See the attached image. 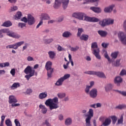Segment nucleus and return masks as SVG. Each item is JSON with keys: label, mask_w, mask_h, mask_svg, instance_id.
I'll list each match as a JSON object with an SVG mask.
<instances>
[{"label": "nucleus", "mask_w": 126, "mask_h": 126, "mask_svg": "<svg viewBox=\"0 0 126 126\" xmlns=\"http://www.w3.org/2000/svg\"><path fill=\"white\" fill-rule=\"evenodd\" d=\"M22 15V13L21 12H18L16 14V19H20Z\"/></svg>", "instance_id": "44"}, {"label": "nucleus", "mask_w": 126, "mask_h": 126, "mask_svg": "<svg viewBox=\"0 0 126 126\" xmlns=\"http://www.w3.org/2000/svg\"><path fill=\"white\" fill-rule=\"evenodd\" d=\"M85 17L84 20L85 21H87L88 22H98V21H100V20L97 18L95 17H90L88 16H86L85 14Z\"/></svg>", "instance_id": "9"}, {"label": "nucleus", "mask_w": 126, "mask_h": 126, "mask_svg": "<svg viewBox=\"0 0 126 126\" xmlns=\"http://www.w3.org/2000/svg\"><path fill=\"white\" fill-rule=\"evenodd\" d=\"M24 44V41H20L15 43L14 44L9 45L6 47V49H14V50H17L18 47H20L22 45Z\"/></svg>", "instance_id": "7"}, {"label": "nucleus", "mask_w": 126, "mask_h": 126, "mask_svg": "<svg viewBox=\"0 0 126 126\" xmlns=\"http://www.w3.org/2000/svg\"><path fill=\"white\" fill-rule=\"evenodd\" d=\"M62 36L63 38H69L72 36V33L70 32L65 31L63 33Z\"/></svg>", "instance_id": "18"}, {"label": "nucleus", "mask_w": 126, "mask_h": 126, "mask_svg": "<svg viewBox=\"0 0 126 126\" xmlns=\"http://www.w3.org/2000/svg\"><path fill=\"white\" fill-rule=\"evenodd\" d=\"M85 16V14L81 12H75L73 13L72 17L78 19L79 20H83V17Z\"/></svg>", "instance_id": "10"}, {"label": "nucleus", "mask_w": 126, "mask_h": 126, "mask_svg": "<svg viewBox=\"0 0 126 126\" xmlns=\"http://www.w3.org/2000/svg\"><path fill=\"white\" fill-rule=\"evenodd\" d=\"M111 123H112V120L111 118H108L105 120V121L102 123L101 126H109L111 125Z\"/></svg>", "instance_id": "13"}, {"label": "nucleus", "mask_w": 126, "mask_h": 126, "mask_svg": "<svg viewBox=\"0 0 126 126\" xmlns=\"http://www.w3.org/2000/svg\"><path fill=\"white\" fill-rule=\"evenodd\" d=\"M17 103V99L14 95H10L9 96V103Z\"/></svg>", "instance_id": "16"}, {"label": "nucleus", "mask_w": 126, "mask_h": 126, "mask_svg": "<svg viewBox=\"0 0 126 126\" xmlns=\"http://www.w3.org/2000/svg\"><path fill=\"white\" fill-rule=\"evenodd\" d=\"M48 55L49 56V58L53 59L56 57V53L54 51H49L48 52Z\"/></svg>", "instance_id": "33"}, {"label": "nucleus", "mask_w": 126, "mask_h": 126, "mask_svg": "<svg viewBox=\"0 0 126 126\" xmlns=\"http://www.w3.org/2000/svg\"><path fill=\"white\" fill-rule=\"evenodd\" d=\"M120 62H121V59H118V60H117L115 61V63L113 64V66H117V67L120 66V64H121L120 63Z\"/></svg>", "instance_id": "40"}, {"label": "nucleus", "mask_w": 126, "mask_h": 126, "mask_svg": "<svg viewBox=\"0 0 126 126\" xmlns=\"http://www.w3.org/2000/svg\"><path fill=\"white\" fill-rule=\"evenodd\" d=\"M120 75L123 76V75H126V70H122L120 73Z\"/></svg>", "instance_id": "58"}, {"label": "nucleus", "mask_w": 126, "mask_h": 126, "mask_svg": "<svg viewBox=\"0 0 126 126\" xmlns=\"http://www.w3.org/2000/svg\"><path fill=\"white\" fill-rule=\"evenodd\" d=\"M57 96L60 99H63L65 97V93H59L57 94Z\"/></svg>", "instance_id": "35"}, {"label": "nucleus", "mask_w": 126, "mask_h": 126, "mask_svg": "<svg viewBox=\"0 0 126 126\" xmlns=\"http://www.w3.org/2000/svg\"><path fill=\"white\" fill-rule=\"evenodd\" d=\"M118 37L123 45H126V34L123 32H119Z\"/></svg>", "instance_id": "8"}, {"label": "nucleus", "mask_w": 126, "mask_h": 126, "mask_svg": "<svg viewBox=\"0 0 126 126\" xmlns=\"http://www.w3.org/2000/svg\"><path fill=\"white\" fill-rule=\"evenodd\" d=\"M8 35L9 37H12V38H15V39H19V38L21 37L20 35L15 33V32H11V34H9Z\"/></svg>", "instance_id": "17"}, {"label": "nucleus", "mask_w": 126, "mask_h": 126, "mask_svg": "<svg viewBox=\"0 0 126 126\" xmlns=\"http://www.w3.org/2000/svg\"><path fill=\"white\" fill-rule=\"evenodd\" d=\"M53 41H54V39L53 38H49L48 39L43 40L44 44H50V43H52Z\"/></svg>", "instance_id": "39"}, {"label": "nucleus", "mask_w": 126, "mask_h": 126, "mask_svg": "<svg viewBox=\"0 0 126 126\" xmlns=\"http://www.w3.org/2000/svg\"><path fill=\"white\" fill-rule=\"evenodd\" d=\"M69 3V0H55L53 7L55 9L59 8L62 3L63 8L65 9L67 8Z\"/></svg>", "instance_id": "3"}, {"label": "nucleus", "mask_w": 126, "mask_h": 126, "mask_svg": "<svg viewBox=\"0 0 126 126\" xmlns=\"http://www.w3.org/2000/svg\"><path fill=\"white\" fill-rule=\"evenodd\" d=\"M14 123L16 125V126H21V125H20V123H19V120H18V119H15Z\"/></svg>", "instance_id": "49"}, {"label": "nucleus", "mask_w": 126, "mask_h": 126, "mask_svg": "<svg viewBox=\"0 0 126 126\" xmlns=\"http://www.w3.org/2000/svg\"><path fill=\"white\" fill-rule=\"evenodd\" d=\"M24 72L26 74H27L25 76V77L28 81L31 77H32V76H34V75L37 76V72H35V69H32V67L29 65L25 69Z\"/></svg>", "instance_id": "2"}, {"label": "nucleus", "mask_w": 126, "mask_h": 126, "mask_svg": "<svg viewBox=\"0 0 126 126\" xmlns=\"http://www.w3.org/2000/svg\"><path fill=\"white\" fill-rule=\"evenodd\" d=\"M90 96L92 98H96L97 97V90L96 89H93L90 92Z\"/></svg>", "instance_id": "14"}, {"label": "nucleus", "mask_w": 126, "mask_h": 126, "mask_svg": "<svg viewBox=\"0 0 126 126\" xmlns=\"http://www.w3.org/2000/svg\"><path fill=\"white\" fill-rule=\"evenodd\" d=\"M39 108H40V109H41V112L42 114H46L47 112H48V109L46 108V106H45V105L40 104L39 105Z\"/></svg>", "instance_id": "20"}, {"label": "nucleus", "mask_w": 126, "mask_h": 126, "mask_svg": "<svg viewBox=\"0 0 126 126\" xmlns=\"http://www.w3.org/2000/svg\"><path fill=\"white\" fill-rule=\"evenodd\" d=\"M10 73L13 76H14V75H15V69H12L10 71Z\"/></svg>", "instance_id": "54"}, {"label": "nucleus", "mask_w": 126, "mask_h": 126, "mask_svg": "<svg viewBox=\"0 0 126 126\" xmlns=\"http://www.w3.org/2000/svg\"><path fill=\"white\" fill-rule=\"evenodd\" d=\"M83 29L82 28H79L78 29V32L77 34V37H80L81 36V34H82V32H83Z\"/></svg>", "instance_id": "38"}, {"label": "nucleus", "mask_w": 126, "mask_h": 126, "mask_svg": "<svg viewBox=\"0 0 126 126\" xmlns=\"http://www.w3.org/2000/svg\"><path fill=\"white\" fill-rule=\"evenodd\" d=\"M88 35L87 34H82L81 36H80V39L83 41H87L88 40Z\"/></svg>", "instance_id": "30"}, {"label": "nucleus", "mask_w": 126, "mask_h": 126, "mask_svg": "<svg viewBox=\"0 0 126 126\" xmlns=\"http://www.w3.org/2000/svg\"><path fill=\"white\" fill-rule=\"evenodd\" d=\"M40 19L42 21L43 20H49L50 19V16L47 13H42L40 15Z\"/></svg>", "instance_id": "15"}, {"label": "nucleus", "mask_w": 126, "mask_h": 126, "mask_svg": "<svg viewBox=\"0 0 126 126\" xmlns=\"http://www.w3.org/2000/svg\"><path fill=\"white\" fill-rule=\"evenodd\" d=\"M123 123H124V115H122L121 116L120 119H118V122L116 125L117 126H118V125H122Z\"/></svg>", "instance_id": "34"}, {"label": "nucleus", "mask_w": 126, "mask_h": 126, "mask_svg": "<svg viewBox=\"0 0 126 126\" xmlns=\"http://www.w3.org/2000/svg\"><path fill=\"white\" fill-rule=\"evenodd\" d=\"M98 34L100 35L101 37L105 38L106 36L108 34V32L105 31H102V30H99L97 31Z\"/></svg>", "instance_id": "19"}, {"label": "nucleus", "mask_w": 126, "mask_h": 126, "mask_svg": "<svg viewBox=\"0 0 126 126\" xmlns=\"http://www.w3.org/2000/svg\"><path fill=\"white\" fill-rule=\"evenodd\" d=\"M32 89H28L26 91V93L28 95H30V94H31V93H32Z\"/></svg>", "instance_id": "53"}, {"label": "nucleus", "mask_w": 126, "mask_h": 126, "mask_svg": "<svg viewBox=\"0 0 126 126\" xmlns=\"http://www.w3.org/2000/svg\"><path fill=\"white\" fill-rule=\"evenodd\" d=\"M69 77H70V74H65L63 77H62V78L64 81V80H66V79H68V78H69Z\"/></svg>", "instance_id": "43"}, {"label": "nucleus", "mask_w": 126, "mask_h": 126, "mask_svg": "<svg viewBox=\"0 0 126 126\" xmlns=\"http://www.w3.org/2000/svg\"><path fill=\"white\" fill-rule=\"evenodd\" d=\"M106 25H110V24H113L114 23V20L110 19H106Z\"/></svg>", "instance_id": "41"}, {"label": "nucleus", "mask_w": 126, "mask_h": 126, "mask_svg": "<svg viewBox=\"0 0 126 126\" xmlns=\"http://www.w3.org/2000/svg\"><path fill=\"white\" fill-rule=\"evenodd\" d=\"M22 21H23V22H25V23H27L28 21V18H26L25 17H23L22 19H21Z\"/></svg>", "instance_id": "56"}, {"label": "nucleus", "mask_w": 126, "mask_h": 126, "mask_svg": "<svg viewBox=\"0 0 126 126\" xmlns=\"http://www.w3.org/2000/svg\"><path fill=\"white\" fill-rule=\"evenodd\" d=\"M116 92H118V93H120V94H121V95H123V96H126V91H121L119 90H115Z\"/></svg>", "instance_id": "46"}, {"label": "nucleus", "mask_w": 126, "mask_h": 126, "mask_svg": "<svg viewBox=\"0 0 126 126\" xmlns=\"http://www.w3.org/2000/svg\"><path fill=\"white\" fill-rule=\"evenodd\" d=\"M90 88H91V86H87L86 89H85V92L86 93H89V91Z\"/></svg>", "instance_id": "55"}, {"label": "nucleus", "mask_w": 126, "mask_h": 126, "mask_svg": "<svg viewBox=\"0 0 126 126\" xmlns=\"http://www.w3.org/2000/svg\"><path fill=\"white\" fill-rule=\"evenodd\" d=\"M86 74H90V75H96L98 77L100 78H106V75L103 72L95 71H88L84 72Z\"/></svg>", "instance_id": "6"}, {"label": "nucleus", "mask_w": 126, "mask_h": 126, "mask_svg": "<svg viewBox=\"0 0 126 126\" xmlns=\"http://www.w3.org/2000/svg\"><path fill=\"white\" fill-rule=\"evenodd\" d=\"M27 47H28V43H25V46L23 47V52L27 49Z\"/></svg>", "instance_id": "63"}, {"label": "nucleus", "mask_w": 126, "mask_h": 126, "mask_svg": "<svg viewBox=\"0 0 126 126\" xmlns=\"http://www.w3.org/2000/svg\"><path fill=\"white\" fill-rule=\"evenodd\" d=\"M110 118L112 120V124L113 125H115L116 123H117V120H118V118H117L116 116H111Z\"/></svg>", "instance_id": "36"}, {"label": "nucleus", "mask_w": 126, "mask_h": 126, "mask_svg": "<svg viewBox=\"0 0 126 126\" xmlns=\"http://www.w3.org/2000/svg\"><path fill=\"white\" fill-rule=\"evenodd\" d=\"M64 80L62 77L58 79V80L56 83V85L57 86H61L63 85V82Z\"/></svg>", "instance_id": "27"}, {"label": "nucleus", "mask_w": 126, "mask_h": 126, "mask_svg": "<svg viewBox=\"0 0 126 126\" xmlns=\"http://www.w3.org/2000/svg\"><path fill=\"white\" fill-rule=\"evenodd\" d=\"M43 125H45L46 126H52V125H51V123L49 122V120H46L45 121V122L43 123Z\"/></svg>", "instance_id": "48"}, {"label": "nucleus", "mask_w": 126, "mask_h": 126, "mask_svg": "<svg viewBox=\"0 0 126 126\" xmlns=\"http://www.w3.org/2000/svg\"><path fill=\"white\" fill-rule=\"evenodd\" d=\"M116 108L117 109H120V110H122V109H125V108H126V104L119 105L117 106Z\"/></svg>", "instance_id": "45"}, {"label": "nucleus", "mask_w": 126, "mask_h": 126, "mask_svg": "<svg viewBox=\"0 0 126 126\" xmlns=\"http://www.w3.org/2000/svg\"><path fill=\"white\" fill-rule=\"evenodd\" d=\"M35 23V18L31 15H28V24L29 25H33Z\"/></svg>", "instance_id": "11"}, {"label": "nucleus", "mask_w": 126, "mask_h": 126, "mask_svg": "<svg viewBox=\"0 0 126 126\" xmlns=\"http://www.w3.org/2000/svg\"><path fill=\"white\" fill-rule=\"evenodd\" d=\"M118 55H119V52H113L111 54V56L112 59H117L118 58Z\"/></svg>", "instance_id": "37"}, {"label": "nucleus", "mask_w": 126, "mask_h": 126, "mask_svg": "<svg viewBox=\"0 0 126 126\" xmlns=\"http://www.w3.org/2000/svg\"><path fill=\"white\" fill-rule=\"evenodd\" d=\"M123 82V78L121 76H117L115 78L114 83L117 84L118 86H120V84Z\"/></svg>", "instance_id": "12"}, {"label": "nucleus", "mask_w": 126, "mask_h": 126, "mask_svg": "<svg viewBox=\"0 0 126 126\" xmlns=\"http://www.w3.org/2000/svg\"><path fill=\"white\" fill-rule=\"evenodd\" d=\"M114 6H115V5H112L109 7L105 8H104L105 12H111V11L113 10V8H114Z\"/></svg>", "instance_id": "24"}, {"label": "nucleus", "mask_w": 126, "mask_h": 126, "mask_svg": "<svg viewBox=\"0 0 126 126\" xmlns=\"http://www.w3.org/2000/svg\"><path fill=\"white\" fill-rule=\"evenodd\" d=\"M48 96V94H47V92H44V93H40L38 97L40 99H45V98H47Z\"/></svg>", "instance_id": "22"}, {"label": "nucleus", "mask_w": 126, "mask_h": 126, "mask_svg": "<svg viewBox=\"0 0 126 126\" xmlns=\"http://www.w3.org/2000/svg\"><path fill=\"white\" fill-rule=\"evenodd\" d=\"M123 28L125 32H126V20H125L123 23Z\"/></svg>", "instance_id": "61"}, {"label": "nucleus", "mask_w": 126, "mask_h": 126, "mask_svg": "<svg viewBox=\"0 0 126 126\" xmlns=\"http://www.w3.org/2000/svg\"><path fill=\"white\" fill-rule=\"evenodd\" d=\"M43 25V21L40 20L38 24L36 26V29H38V28H39V27H40L41 25Z\"/></svg>", "instance_id": "57"}, {"label": "nucleus", "mask_w": 126, "mask_h": 126, "mask_svg": "<svg viewBox=\"0 0 126 126\" xmlns=\"http://www.w3.org/2000/svg\"><path fill=\"white\" fill-rule=\"evenodd\" d=\"M27 60L29 62H31V61H33V58L31 56H29L28 57Z\"/></svg>", "instance_id": "64"}, {"label": "nucleus", "mask_w": 126, "mask_h": 126, "mask_svg": "<svg viewBox=\"0 0 126 126\" xmlns=\"http://www.w3.org/2000/svg\"><path fill=\"white\" fill-rule=\"evenodd\" d=\"M79 49V47L78 46H75V47H71L70 50L72 51V52H76V51H78V49Z\"/></svg>", "instance_id": "47"}, {"label": "nucleus", "mask_w": 126, "mask_h": 126, "mask_svg": "<svg viewBox=\"0 0 126 126\" xmlns=\"http://www.w3.org/2000/svg\"><path fill=\"white\" fill-rule=\"evenodd\" d=\"M2 33H6L7 36H8L9 34H11V32L9 31V29H3L1 30Z\"/></svg>", "instance_id": "32"}, {"label": "nucleus", "mask_w": 126, "mask_h": 126, "mask_svg": "<svg viewBox=\"0 0 126 126\" xmlns=\"http://www.w3.org/2000/svg\"><path fill=\"white\" fill-rule=\"evenodd\" d=\"M91 48L93 54L95 56L96 59H98V60H101V56H100V50L98 48L97 42L92 43Z\"/></svg>", "instance_id": "4"}, {"label": "nucleus", "mask_w": 126, "mask_h": 126, "mask_svg": "<svg viewBox=\"0 0 126 126\" xmlns=\"http://www.w3.org/2000/svg\"><path fill=\"white\" fill-rule=\"evenodd\" d=\"M58 51H59V52H62V51H64V49L63 48L61 45H59L58 47Z\"/></svg>", "instance_id": "59"}, {"label": "nucleus", "mask_w": 126, "mask_h": 126, "mask_svg": "<svg viewBox=\"0 0 126 126\" xmlns=\"http://www.w3.org/2000/svg\"><path fill=\"white\" fill-rule=\"evenodd\" d=\"M5 124L7 126H12V124L10 119H7L5 121Z\"/></svg>", "instance_id": "42"}, {"label": "nucleus", "mask_w": 126, "mask_h": 126, "mask_svg": "<svg viewBox=\"0 0 126 126\" xmlns=\"http://www.w3.org/2000/svg\"><path fill=\"white\" fill-rule=\"evenodd\" d=\"M99 25L101 26L102 27H105L107 26V21L106 19H104L99 22Z\"/></svg>", "instance_id": "25"}, {"label": "nucleus", "mask_w": 126, "mask_h": 126, "mask_svg": "<svg viewBox=\"0 0 126 126\" xmlns=\"http://www.w3.org/2000/svg\"><path fill=\"white\" fill-rule=\"evenodd\" d=\"M72 123V120L71 118H68L65 121V126H70Z\"/></svg>", "instance_id": "29"}, {"label": "nucleus", "mask_w": 126, "mask_h": 126, "mask_svg": "<svg viewBox=\"0 0 126 126\" xmlns=\"http://www.w3.org/2000/svg\"><path fill=\"white\" fill-rule=\"evenodd\" d=\"M9 2L10 3H16V1H17V0H8Z\"/></svg>", "instance_id": "62"}, {"label": "nucleus", "mask_w": 126, "mask_h": 126, "mask_svg": "<svg viewBox=\"0 0 126 126\" xmlns=\"http://www.w3.org/2000/svg\"><path fill=\"white\" fill-rule=\"evenodd\" d=\"M45 104L46 106L49 107L51 110L58 109L59 108V98L57 97L53 99L49 98L45 101Z\"/></svg>", "instance_id": "1"}, {"label": "nucleus", "mask_w": 126, "mask_h": 126, "mask_svg": "<svg viewBox=\"0 0 126 126\" xmlns=\"http://www.w3.org/2000/svg\"><path fill=\"white\" fill-rule=\"evenodd\" d=\"M53 63L51 61H48L45 64V68L47 70V76L48 78H51L54 72V69L52 68Z\"/></svg>", "instance_id": "5"}, {"label": "nucleus", "mask_w": 126, "mask_h": 126, "mask_svg": "<svg viewBox=\"0 0 126 126\" xmlns=\"http://www.w3.org/2000/svg\"><path fill=\"white\" fill-rule=\"evenodd\" d=\"M19 27L21 28H23L24 27H26V24L19 23L18 24Z\"/></svg>", "instance_id": "50"}, {"label": "nucleus", "mask_w": 126, "mask_h": 126, "mask_svg": "<svg viewBox=\"0 0 126 126\" xmlns=\"http://www.w3.org/2000/svg\"><path fill=\"white\" fill-rule=\"evenodd\" d=\"M12 25V23L9 21H6L4 22L1 26H3V27H10Z\"/></svg>", "instance_id": "23"}, {"label": "nucleus", "mask_w": 126, "mask_h": 126, "mask_svg": "<svg viewBox=\"0 0 126 126\" xmlns=\"http://www.w3.org/2000/svg\"><path fill=\"white\" fill-rule=\"evenodd\" d=\"M101 46L103 48H107L108 47V46H109V43H102L101 44Z\"/></svg>", "instance_id": "60"}, {"label": "nucleus", "mask_w": 126, "mask_h": 126, "mask_svg": "<svg viewBox=\"0 0 126 126\" xmlns=\"http://www.w3.org/2000/svg\"><path fill=\"white\" fill-rule=\"evenodd\" d=\"M64 80L62 77L58 79V80L56 83V85L57 86H61L63 85V82Z\"/></svg>", "instance_id": "28"}, {"label": "nucleus", "mask_w": 126, "mask_h": 126, "mask_svg": "<svg viewBox=\"0 0 126 126\" xmlns=\"http://www.w3.org/2000/svg\"><path fill=\"white\" fill-rule=\"evenodd\" d=\"M90 9L93 10V11H94V12H97V13L101 12V9H100L99 7H91Z\"/></svg>", "instance_id": "26"}, {"label": "nucleus", "mask_w": 126, "mask_h": 126, "mask_svg": "<svg viewBox=\"0 0 126 126\" xmlns=\"http://www.w3.org/2000/svg\"><path fill=\"white\" fill-rule=\"evenodd\" d=\"M19 87H20V84L19 83H14L10 87V89L11 90H14V89H16V88H18Z\"/></svg>", "instance_id": "21"}, {"label": "nucleus", "mask_w": 126, "mask_h": 126, "mask_svg": "<svg viewBox=\"0 0 126 126\" xmlns=\"http://www.w3.org/2000/svg\"><path fill=\"white\" fill-rule=\"evenodd\" d=\"M112 88H113V85L111 84H108L105 87V91H106V92L110 91V90H112Z\"/></svg>", "instance_id": "31"}, {"label": "nucleus", "mask_w": 126, "mask_h": 126, "mask_svg": "<svg viewBox=\"0 0 126 126\" xmlns=\"http://www.w3.org/2000/svg\"><path fill=\"white\" fill-rule=\"evenodd\" d=\"M104 57L108 60V62H111V59H110V57H109V55H108L107 53L104 54Z\"/></svg>", "instance_id": "51"}, {"label": "nucleus", "mask_w": 126, "mask_h": 126, "mask_svg": "<svg viewBox=\"0 0 126 126\" xmlns=\"http://www.w3.org/2000/svg\"><path fill=\"white\" fill-rule=\"evenodd\" d=\"M17 9H18L17 6H13L11 7V10H12V11H15L16 10H17Z\"/></svg>", "instance_id": "52"}]
</instances>
